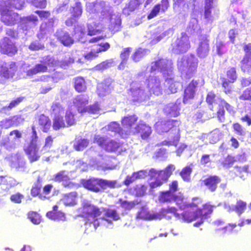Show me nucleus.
Masks as SVG:
<instances>
[{
	"instance_id": "26",
	"label": "nucleus",
	"mask_w": 251,
	"mask_h": 251,
	"mask_svg": "<svg viewBox=\"0 0 251 251\" xmlns=\"http://www.w3.org/2000/svg\"><path fill=\"white\" fill-rule=\"evenodd\" d=\"M216 208L215 205H213L210 202H207L202 205L201 208L199 206L197 208L199 217L207 219L209 216L213 213L214 209Z\"/></svg>"
},
{
	"instance_id": "37",
	"label": "nucleus",
	"mask_w": 251,
	"mask_h": 251,
	"mask_svg": "<svg viewBox=\"0 0 251 251\" xmlns=\"http://www.w3.org/2000/svg\"><path fill=\"white\" fill-rule=\"evenodd\" d=\"M53 179L55 181L61 182L65 187H73L75 185L65 174H57Z\"/></svg>"
},
{
	"instance_id": "8",
	"label": "nucleus",
	"mask_w": 251,
	"mask_h": 251,
	"mask_svg": "<svg viewBox=\"0 0 251 251\" xmlns=\"http://www.w3.org/2000/svg\"><path fill=\"white\" fill-rule=\"evenodd\" d=\"M145 82L151 95L160 96L165 90L164 83L159 75H150Z\"/></svg>"
},
{
	"instance_id": "56",
	"label": "nucleus",
	"mask_w": 251,
	"mask_h": 251,
	"mask_svg": "<svg viewBox=\"0 0 251 251\" xmlns=\"http://www.w3.org/2000/svg\"><path fill=\"white\" fill-rule=\"evenodd\" d=\"M117 184L116 180H107L101 179V191L107 188H115L116 187Z\"/></svg>"
},
{
	"instance_id": "30",
	"label": "nucleus",
	"mask_w": 251,
	"mask_h": 251,
	"mask_svg": "<svg viewBox=\"0 0 251 251\" xmlns=\"http://www.w3.org/2000/svg\"><path fill=\"white\" fill-rule=\"evenodd\" d=\"M112 89L111 85V80H105L103 82L98 84L97 87V93L100 97H103L109 94Z\"/></svg>"
},
{
	"instance_id": "50",
	"label": "nucleus",
	"mask_w": 251,
	"mask_h": 251,
	"mask_svg": "<svg viewBox=\"0 0 251 251\" xmlns=\"http://www.w3.org/2000/svg\"><path fill=\"white\" fill-rule=\"evenodd\" d=\"M113 63L114 60L113 59H108L96 66L94 69L96 71H102L112 67Z\"/></svg>"
},
{
	"instance_id": "10",
	"label": "nucleus",
	"mask_w": 251,
	"mask_h": 251,
	"mask_svg": "<svg viewBox=\"0 0 251 251\" xmlns=\"http://www.w3.org/2000/svg\"><path fill=\"white\" fill-rule=\"evenodd\" d=\"M172 51L176 54L186 52L190 47L189 37L186 33L182 32L172 44Z\"/></svg>"
},
{
	"instance_id": "40",
	"label": "nucleus",
	"mask_w": 251,
	"mask_h": 251,
	"mask_svg": "<svg viewBox=\"0 0 251 251\" xmlns=\"http://www.w3.org/2000/svg\"><path fill=\"white\" fill-rule=\"evenodd\" d=\"M200 29V26L198 24L195 11H193L191 16V20L188 27V30L191 33L197 32Z\"/></svg>"
},
{
	"instance_id": "18",
	"label": "nucleus",
	"mask_w": 251,
	"mask_h": 251,
	"mask_svg": "<svg viewBox=\"0 0 251 251\" xmlns=\"http://www.w3.org/2000/svg\"><path fill=\"white\" fill-rule=\"evenodd\" d=\"M81 184L86 189L95 193L101 191V178L92 177L83 179Z\"/></svg>"
},
{
	"instance_id": "53",
	"label": "nucleus",
	"mask_w": 251,
	"mask_h": 251,
	"mask_svg": "<svg viewBox=\"0 0 251 251\" xmlns=\"http://www.w3.org/2000/svg\"><path fill=\"white\" fill-rule=\"evenodd\" d=\"M89 144V141L85 139H76L74 144V148L78 151H82L85 149Z\"/></svg>"
},
{
	"instance_id": "58",
	"label": "nucleus",
	"mask_w": 251,
	"mask_h": 251,
	"mask_svg": "<svg viewBox=\"0 0 251 251\" xmlns=\"http://www.w3.org/2000/svg\"><path fill=\"white\" fill-rule=\"evenodd\" d=\"M175 170V167L173 165H169L168 167H167L165 170H159L156 171L155 169L151 168L149 170H141L140 171L136 172V173H172Z\"/></svg>"
},
{
	"instance_id": "29",
	"label": "nucleus",
	"mask_w": 251,
	"mask_h": 251,
	"mask_svg": "<svg viewBox=\"0 0 251 251\" xmlns=\"http://www.w3.org/2000/svg\"><path fill=\"white\" fill-rule=\"evenodd\" d=\"M108 131L118 133L122 138H126L131 133L130 130H124L122 129L118 123L113 122L109 124L107 127Z\"/></svg>"
},
{
	"instance_id": "60",
	"label": "nucleus",
	"mask_w": 251,
	"mask_h": 251,
	"mask_svg": "<svg viewBox=\"0 0 251 251\" xmlns=\"http://www.w3.org/2000/svg\"><path fill=\"white\" fill-rule=\"evenodd\" d=\"M40 62L44 65L47 68L48 67H53L56 64V61L55 59L50 55L43 57Z\"/></svg>"
},
{
	"instance_id": "5",
	"label": "nucleus",
	"mask_w": 251,
	"mask_h": 251,
	"mask_svg": "<svg viewBox=\"0 0 251 251\" xmlns=\"http://www.w3.org/2000/svg\"><path fill=\"white\" fill-rule=\"evenodd\" d=\"M198 59L194 55H187L179 58L177 60V68L182 76L186 79L192 77L198 67Z\"/></svg>"
},
{
	"instance_id": "12",
	"label": "nucleus",
	"mask_w": 251,
	"mask_h": 251,
	"mask_svg": "<svg viewBox=\"0 0 251 251\" xmlns=\"http://www.w3.org/2000/svg\"><path fill=\"white\" fill-rule=\"evenodd\" d=\"M185 200V197L182 193H179L177 195L173 194L168 190L160 192L158 197V201L161 203L175 201L179 206L182 207L183 206L182 201Z\"/></svg>"
},
{
	"instance_id": "31",
	"label": "nucleus",
	"mask_w": 251,
	"mask_h": 251,
	"mask_svg": "<svg viewBox=\"0 0 251 251\" xmlns=\"http://www.w3.org/2000/svg\"><path fill=\"white\" fill-rule=\"evenodd\" d=\"M101 160L96 164L94 167L97 168V171H105L109 170H113L115 168V166L110 165L107 163L110 160V157L107 155L101 156Z\"/></svg>"
},
{
	"instance_id": "4",
	"label": "nucleus",
	"mask_w": 251,
	"mask_h": 251,
	"mask_svg": "<svg viewBox=\"0 0 251 251\" xmlns=\"http://www.w3.org/2000/svg\"><path fill=\"white\" fill-rule=\"evenodd\" d=\"M202 200L199 198H194L191 203H187L185 200L182 201L183 206L179 207L184 211L179 215L178 220H182L184 222L191 223L199 219V216L197 208L201 204Z\"/></svg>"
},
{
	"instance_id": "1",
	"label": "nucleus",
	"mask_w": 251,
	"mask_h": 251,
	"mask_svg": "<svg viewBox=\"0 0 251 251\" xmlns=\"http://www.w3.org/2000/svg\"><path fill=\"white\" fill-rule=\"evenodd\" d=\"M147 70L151 73L157 71L162 74L165 82L169 85L166 93H175L181 86L178 76H175L173 72V62L171 60L162 58L152 62Z\"/></svg>"
},
{
	"instance_id": "62",
	"label": "nucleus",
	"mask_w": 251,
	"mask_h": 251,
	"mask_svg": "<svg viewBox=\"0 0 251 251\" xmlns=\"http://www.w3.org/2000/svg\"><path fill=\"white\" fill-rule=\"evenodd\" d=\"M70 11L73 13V16L74 17H78L81 16L82 9L81 4L80 2H76L75 3V6H72L71 5Z\"/></svg>"
},
{
	"instance_id": "14",
	"label": "nucleus",
	"mask_w": 251,
	"mask_h": 251,
	"mask_svg": "<svg viewBox=\"0 0 251 251\" xmlns=\"http://www.w3.org/2000/svg\"><path fill=\"white\" fill-rule=\"evenodd\" d=\"M19 28L26 35L37 24L38 17L34 15L20 18Z\"/></svg>"
},
{
	"instance_id": "43",
	"label": "nucleus",
	"mask_w": 251,
	"mask_h": 251,
	"mask_svg": "<svg viewBox=\"0 0 251 251\" xmlns=\"http://www.w3.org/2000/svg\"><path fill=\"white\" fill-rule=\"evenodd\" d=\"M46 216L54 221H65L66 220L65 214L61 211H49L46 213Z\"/></svg>"
},
{
	"instance_id": "46",
	"label": "nucleus",
	"mask_w": 251,
	"mask_h": 251,
	"mask_svg": "<svg viewBox=\"0 0 251 251\" xmlns=\"http://www.w3.org/2000/svg\"><path fill=\"white\" fill-rule=\"evenodd\" d=\"M51 110V115L53 117L63 116L64 113V108L59 102H53Z\"/></svg>"
},
{
	"instance_id": "24",
	"label": "nucleus",
	"mask_w": 251,
	"mask_h": 251,
	"mask_svg": "<svg viewBox=\"0 0 251 251\" xmlns=\"http://www.w3.org/2000/svg\"><path fill=\"white\" fill-rule=\"evenodd\" d=\"M55 36L65 46H70L74 43V40L69 33L62 29H58L55 33Z\"/></svg>"
},
{
	"instance_id": "63",
	"label": "nucleus",
	"mask_w": 251,
	"mask_h": 251,
	"mask_svg": "<svg viewBox=\"0 0 251 251\" xmlns=\"http://www.w3.org/2000/svg\"><path fill=\"white\" fill-rule=\"evenodd\" d=\"M226 76L230 82H234L237 78L236 69L234 67H229L226 72Z\"/></svg>"
},
{
	"instance_id": "7",
	"label": "nucleus",
	"mask_w": 251,
	"mask_h": 251,
	"mask_svg": "<svg viewBox=\"0 0 251 251\" xmlns=\"http://www.w3.org/2000/svg\"><path fill=\"white\" fill-rule=\"evenodd\" d=\"M82 208L83 216L87 219L86 223L90 224L93 223L95 228L96 229L99 226L97 217L101 215L102 212L98 206L88 203H84Z\"/></svg>"
},
{
	"instance_id": "33",
	"label": "nucleus",
	"mask_w": 251,
	"mask_h": 251,
	"mask_svg": "<svg viewBox=\"0 0 251 251\" xmlns=\"http://www.w3.org/2000/svg\"><path fill=\"white\" fill-rule=\"evenodd\" d=\"M42 186L41 184V180L38 178L36 182L31 188L30 191L31 195L33 197H38L39 198L42 200H45L48 198V197L46 196L41 193V188Z\"/></svg>"
},
{
	"instance_id": "54",
	"label": "nucleus",
	"mask_w": 251,
	"mask_h": 251,
	"mask_svg": "<svg viewBox=\"0 0 251 251\" xmlns=\"http://www.w3.org/2000/svg\"><path fill=\"white\" fill-rule=\"evenodd\" d=\"M71 5L70 0H64L55 8L53 12L56 14L62 13L66 11L69 7H71Z\"/></svg>"
},
{
	"instance_id": "13",
	"label": "nucleus",
	"mask_w": 251,
	"mask_h": 251,
	"mask_svg": "<svg viewBox=\"0 0 251 251\" xmlns=\"http://www.w3.org/2000/svg\"><path fill=\"white\" fill-rule=\"evenodd\" d=\"M110 5L103 1H97L95 3L88 2L86 4V10L90 13H97L101 19L105 15V12H108Z\"/></svg>"
},
{
	"instance_id": "2",
	"label": "nucleus",
	"mask_w": 251,
	"mask_h": 251,
	"mask_svg": "<svg viewBox=\"0 0 251 251\" xmlns=\"http://www.w3.org/2000/svg\"><path fill=\"white\" fill-rule=\"evenodd\" d=\"M32 130L30 143L27 146L24 147V151L31 162L38 160L41 154L49 151L53 141V138L51 136H48L45 139L44 146L39 151L40 142L34 126H32Z\"/></svg>"
},
{
	"instance_id": "17",
	"label": "nucleus",
	"mask_w": 251,
	"mask_h": 251,
	"mask_svg": "<svg viewBox=\"0 0 251 251\" xmlns=\"http://www.w3.org/2000/svg\"><path fill=\"white\" fill-rule=\"evenodd\" d=\"M133 133H139L143 140H147L152 133L151 127L143 121H140L138 124L134 127Z\"/></svg>"
},
{
	"instance_id": "35",
	"label": "nucleus",
	"mask_w": 251,
	"mask_h": 251,
	"mask_svg": "<svg viewBox=\"0 0 251 251\" xmlns=\"http://www.w3.org/2000/svg\"><path fill=\"white\" fill-rule=\"evenodd\" d=\"M138 120V117L134 115L125 117L122 120V124L124 127L126 128V130H130L131 133L134 127L132 126L135 125Z\"/></svg>"
},
{
	"instance_id": "55",
	"label": "nucleus",
	"mask_w": 251,
	"mask_h": 251,
	"mask_svg": "<svg viewBox=\"0 0 251 251\" xmlns=\"http://www.w3.org/2000/svg\"><path fill=\"white\" fill-rule=\"evenodd\" d=\"M103 211L104 212V216L107 218H111L114 221L120 219V216L115 209L104 208Z\"/></svg>"
},
{
	"instance_id": "21",
	"label": "nucleus",
	"mask_w": 251,
	"mask_h": 251,
	"mask_svg": "<svg viewBox=\"0 0 251 251\" xmlns=\"http://www.w3.org/2000/svg\"><path fill=\"white\" fill-rule=\"evenodd\" d=\"M171 174H153L151 176L149 186L151 189L160 186L166 182L170 177Z\"/></svg>"
},
{
	"instance_id": "38",
	"label": "nucleus",
	"mask_w": 251,
	"mask_h": 251,
	"mask_svg": "<svg viewBox=\"0 0 251 251\" xmlns=\"http://www.w3.org/2000/svg\"><path fill=\"white\" fill-rule=\"evenodd\" d=\"M131 50V48H126L123 49L120 54V57L121 60V62L118 67V69L124 70L125 69Z\"/></svg>"
},
{
	"instance_id": "48",
	"label": "nucleus",
	"mask_w": 251,
	"mask_h": 251,
	"mask_svg": "<svg viewBox=\"0 0 251 251\" xmlns=\"http://www.w3.org/2000/svg\"><path fill=\"white\" fill-rule=\"evenodd\" d=\"M241 68L245 73H251V57H244L241 61Z\"/></svg>"
},
{
	"instance_id": "59",
	"label": "nucleus",
	"mask_w": 251,
	"mask_h": 251,
	"mask_svg": "<svg viewBox=\"0 0 251 251\" xmlns=\"http://www.w3.org/2000/svg\"><path fill=\"white\" fill-rule=\"evenodd\" d=\"M247 208V203L242 201L239 200L236 202L235 205L234 207V210L240 215L242 214Z\"/></svg>"
},
{
	"instance_id": "45",
	"label": "nucleus",
	"mask_w": 251,
	"mask_h": 251,
	"mask_svg": "<svg viewBox=\"0 0 251 251\" xmlns=\"http://www.w3.org/2000/svg\"><path fill=\"white\" fill-rule=\"evenodd\" d=\"M118 201L121 207L126 210H130L136 205L140 203V201L138 200L129 201L120 199Z\"/></svg>"
},
{
	"instance_id": "39",
	"label": "nucleus",
	"mask_w": 251,
	"mask_h": 251,
	"mask_svg": "<svg viewBox=\"0 0 251 251\" xmlns=\"http://www.w3.org/2000/svg\"><path fill=\"white\" fill-rule=\"evenodd\" d=\"M38 124L41 129L44 132H47L50 127L51 122L48 117L44 115L39 116Z\"/></svg>"
},
{
	"instance_id": "44",
	"label": "nucleus",
	"mask_w": 251,
	"mask_h": 251,
	"mask_svg": "<svg viewBox=\"0 0 251 251\" xmlns=\"http://www.w3.org/2000/svg\"><path fill=\"white\" fill-rule=\"evenodd\" d=\"M144 0H130L128 5L123 9V13L129 15V11H133Z\"/></svg>"
},
{
	"instance_id": "51",
	"label": "nucleus",
	"mask_w": 251,
	"mask_h": 251,
	"mask_svg": "<svg viewBox=\"0 0 251 251\" xmlns=\"http://www.w3.org/2000/svg\"><path fill=\"white\" fill-rule=\"evenodd\" d=\"M75 88L78 92H83L85 90L86 87L84 79L81 77H78L74 79Z\"/></svg>"
},
{
	"instance_id": "27",
	"label": "nucleus",
	"mask_w": 251,
	"mask_h": 251,
	"mask_svg": "<svg viewBox=\"0 0 251 251\" xmlns=\"http://www.w3.org/2000/svg\"><path fill=\"white\" fill-rule=\"evenodd\" d=\"M198 84V81L193 80L186 88L183 98V102L184 103H187L189 100L194 98Z\"/></svg>"
},
{
	"instance_id": "49",
	"label": "nucleus",
	"mask_w": 251,
	"mask_h": 251,
	"mask_svg": "<svg viewBox=\"0 0 251 251\" xmlns=\"http://www.w3.org/2000/svg\"><path fill=\"white\" fill-rule=\"evenodd\" d=\"M149 52V50L139 48L136 50L131 58L135 62H138L141 58L144 57Z\"/></svg>"
},
{
	"instance_id": "36",
	"label": "nucleus",
	"mask_w": 251,
	"mask_h": 251,
	"mask_svg": "<svg viewBox=\"0 0 251 251\" xmlns=\"http://www.w3.org/2000/svg\"><path fill=\"white\" fill-rule=\"evenodd\" d=\"M162 27H158V28L156 29L153 39L151 41L153 44H155L159 42L165 37L169 36L173 33V30L171 28L166 30L163 32H162Z\"/></svg>"
},
{
	"instance_id": "11",
	"label": "nucleus",
	"mask_w": 251,
	"mask_h": 251,
	"mask_svg": "<svg viewBox=\"0 0 251 251\" xmlns=\"http://www.w3.org/2000/svg\"><path fill=\"white\" fill-rule=\"evenodd\" d=\"M108 12H105V15L102 16L101 20H105L109 22V28L114 32L118 31L121 28V19L120 14L114 12L112 8L110 6Z\"/></svg>"
},
{
	"instance_id": "52",
	"label": "nucleus",
	"mask_w": 251,
	"mask_h": 251,
	"mask_svg": "<svg viewBox=\"0 0 251 251\" xmlns=\"http://www.w3.org/2000/svg\"><path fill=\"white\" fill-rule=\"evenodd\" d=\"M25 1V0H8L5 2V5H8L9 8L21 9L24 7Z\"/></svg>"
},
{
	"instance_id": "57",
	"label": "nucleus",
	"mask_w": 251,
	"mask_h": 251,
	"mask_svg": "<svg viewBox=\"0 0 251 251\" xmlns=\"http://www.w3.org/2000/svg\"><path fill=\"white\" fill-rule=\"evenodd\" d=\"M27 218L34 224H39L41 222V217L37 212L29 211L27 213Z\"/></svg>"
},
{
	"instance_id": "20",
	"label": "nucleus",
	"mask_w": 251,
	"mask_h": 251,
	"mask_svg": "<svg viewBox=\"0 0 251 251\" xmlns=\"http://www.w3.org/2000/svg\"><path fill=\"white\" fill-rule=\"evenodd\" d=\"M0 48L2 53L9 56L14 55L17 51L14 44L7 37H5L1 40Z\"/></svg>"
},
{
	"instance_id": "9",
	"label": "nucleus",
	"mask_w": 251,
	"mask_h": 251,
	"mask_svg": "<svg viewBox=\"0 0 251 251\" xmlns=\"http://www.w3.org/2000/svg\"><path fill=\"white\" fill-rule=\"evenodd\" d=\"M94 142L97 143L107 152H115L119 151V149L121 147V145L120 143L114 140L101 137L99 135H95Z\"/></svg>"
},
{
	"instance_id": "22",
	"label": "nucleus",
	"mask_w": 251,
	"mask_h": 251,
	"mask_svg": "<svg viewBox=\"0 0 251 251\" xmlns=\"http://www.w3.org/2000/svg\"><path fill=\"white\" fill-rule=\"evenodd\" d=\"M201 185L205 186L211 192H214L217 188V184L221 182V179L217 176H210L201 180Z\"/></svg>"
},
{
	"instance_id": "42",
	"label": "nucleus",
	"mask_w": 251,
	"mask_h": 251,
	"mask_svg": "<svg viewBox=\"0 0 251 251\" xmlns=\"http://www.w3.org/2000/svg\"><path fill=\"white\" fill-rule=\"evenodd\" d=\"M18 144L19 141L12 140L10 137L3 138L0 142V145L9 151H11L15 149Z\"/></svg>"
},
{
	"instance_id": "19",
	"label": "nucleus",
	"mask_w": 251,
	"mask_h": 251,
	"mask_svg": "<svg viewBox=\"0 0 251 251\" xmlns=\"http://www.w3.org/2000/svg\"><path fill=\"white\" fill-rule=\"evenodd\" d=\"M16 70L14 63H11L9 67L3 65L0 66V83H4L8 78L12 77Z\"/></svg>"
},
{
	"instance_id": "6",
	"label": "nucleus",
	"mask_w": 251,
	"mask_h": 251,
	"mask_svg": "<svg viewBox=\"0 0 251 251\" xmlns=\"http://www.w3.org/2000/svg\"><path fill=\"white\" fill-rule=\"evenodd\" d=\"M145 82H135L131 84L129 94L134 101H144L149 99L151 93Z\"/></svg>"
},
{
	"instance_id": "3",
	"label": "nucleus",
	"mask_w": 251,
	"mask_h": 251,
	"mask_svg": "<svg viewBox=\"0 0 251 251\" xmlns=\"http://www.w3.org/2000/svg\"><path fill=\"white\" fill-rule=\"evenodd\" d=\"M180 122L177 120H164L159 121L155 125V129L159 134L164 132H169V141H164L162 142L163 145L176 146V143L180 138L179 128L178 126Z\"/></svg>"
},
{
	"instance_id": "61",
	"label": "nucleus",
	"mask_w": 251,
	"mask_h": 251,
	"mask_svg": "<svg viewBox=\"0 0 251 251\" xmlns=\"http://www.w3.org/2000/svg\"><path fill=\"white\" fill-rule=\"evenodd\" d=\"M65 123L63 120V116L53 117V128L58 130L60 128L65 127Z\"/></svg>"
},
{
	"instance_id": "16",
	"label": "nucleus",
	"mask_w": 251,
	"mask_h": 251,
	"mask_svg": "<svg viewBox=\"0 0 251 251\" xmlns=\"http://www.w3.org/2000/svg\"><path fill=\"white\" fill-rule=\"evenodd\" d=\"M19 18V16L17 13L13 12L6 8L1 11V21L8 26L15 25Z\"/></svg>"
},
{
	"instance_id": "64",
	"label": "nucleus",
	"mask_w": 251,
	"mask_h": 251,
	"mask_svg": "<svg viewBox=\"0 0 251 251\" xmlns=\"http://www.w3.org/2000/svg\"><path fill=\"white\" fill-rule=\"evenodd\" d=\"M147 187L144 185H136L134 187V191L136 196L140 197L144 196L146 194Z\"/></svg>"
},
{
	"instance_id": "15",
	"label": "nucleus",
	"mask_w": 251,
	"mask_h": 251,
	"mask_svg": "<svg viewBox=\"0 0 251 251\" xmlns=\"http://www.w3.org/2000/svg\"><path fill=\"white\" fill-rule=\"evenodd\" d=\"M206 34L201 35L199 38V44L197 49V53L200 58L205 57L209 51V40Z\"/></svg>"
},
{
	"instance_id": "28",
	"label": "nucleus",
	"mask_w": 251,
	"mask_h": 251,
	"mask_svg": "<svg viewBox=\"0 0 251 251\" xmlns=\"http://www.w3.org/2000/svg\"><path fill=\"white\" fill-rule=\"evenodd\" d=\"M177 211L176 208L173 206L162 208L158 212H157V217H158L157 220H160L166 217L171 218L172 215L178 219V217L177 215H179V214L177 213Z\"/></svg>"
},
{
	"instance_id": "41",
	"label": "nucleus",
	"mask_w": 251,
	"mask_h": 251,
	"mask_svg": "<svg viewBox=\"0 0 251 251\" xmlns=\"http://www.w3.org/2000/svg\"><path fill=\"white\" fill-rule=\"evenodd\" d=\"M75 36L79 41L81 43H85L86 40L84 39L86 35V29L83 25H77L74 29Z\"/></svg>"
},
{
	"instance_id": "32",
	"label": "nucleus",
	"mask_w": 251,
	"mask_h": 251,
	"mask_svg": "<svg viewBox=\"0 0 251 251\" xmlns=\"http://www.w3.org/2000/svg\"><path fill=\"white\" fill-rule=\"evenodd\" d=\"M77 194L76 192H72L65 194L61 199V201L66 206H71L76 204Z\"/></svg>"
},
{
	"instance_id": "34",
	"label": "nucleus",
	"mask_w": 251,
	"mask_h": 251,
	"mask_svg": "<svg viewBox=\"0 0 251 251\" xmlns=\"http://www.w3.org/2000/svg\"><path fill=\"white\" fill-rule=\"evenodd\" d=\"M178 104L171 103L167 105L164 109V113L169 117H176L179 114Z\"/></svg>"
},
{
	"instance_id": "25",
	"label": "nucleus",
	"mask_w": 251,
	"mask_h": 251,
	"mask_svg": "<svg viewBox=\"0 0 251 251\" xmlns=\"http://www.w3.org/2000/svg\"><path fill=\"white\" fill-rule=\"evenodd\" d=\"M157 212H151V211L145 206H142L136 215V218L146 221L157 220Z\"/></svg>"
},
{
	"instance_id": "23",
	"label": "nucleus",
	"mask_w": 251,
	"mask_h": 251,
	"mask_svg": "<svg viewBox=\"0 0 251 251\" xmlns=\"http://www.w3.org/2000/svg\"><path fill=\"white\" fill-rule=\"evenodd\" d=\"M88 100L89 97L86 95H78L74 99L73 103L79 113L85 112Z\"/></svg>"
},
{
	"instance_id": "47",
	"label": "nucleus",
	"mask_w": 251,
	"mask_h": 251,
	"mask_svg": "<svg viewBox=\"0 0 251 251\" xmlns=\"http://www.w3.org/2000/svg\"><path fill=\"white\" fill-rule=\"evenodd\" d=\"M47 71V68L41 62L36 64L35 67L27 71L26 75L31 76L39 73H44Z\"/></svg>"
}]
</instances>
